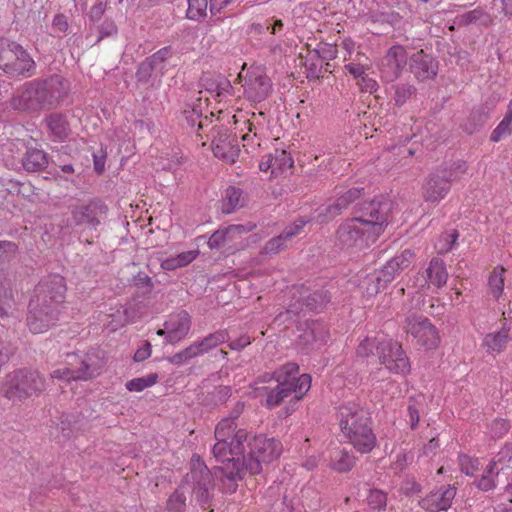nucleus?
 I'll use <instances>...</instances> for the list:
<instances>
[{
	"label": "nucleus",
	"instance_id": "1",
	"mask_svg": "<svg viewBox=\"0 0 512 512\" xmlns=\"http://www.w3.org/2000/svg\"><path fill=\"white\" fill-rule=\"evenodd\" d=\"M392 202L384 196L355 206V216L340 224L336 232L341 248H362L374 243L388 225Z\"/></svg>",
	"mask_w": 512,
	"mask_h": 512
},
{
	"label": "nucleus",
	"instance_id": "2",
	"mask_svg": "<svg viewBox=\"0 0 512 512\" xmlns=\"http://www.w3.org/2000/svg\"><path fill=\"white\" fill-rule=\"evenodd\" d=\"M235 429L234 418L222 419L215 428L216 443L212 448L216 461L224 464L218 468L219 472L230 481L242 479L255 461L246 431L239 429L235 432Z\"/></svg>",
	"mask_w": 512,
	"mask_h": 512
},
{
	"label": "nucleus",
	"instance_id": "3",
	"mask_svg": "<svg viewBox=\"0 0 512 512\" xmlns=\"http://www.w3.org/2000/svg\"><path fill=\"white\" fill-rule=\"evenodd\" d=\"M271 361L265 364L271 372H264L258 376V382H275L274 387L258 388V397H263L265 393L264 404L268 408H274L280 405L286 398L293 395L291 405L287 407L284 416L287 417L294 410L297 404L311 387V376L309 374H299V367L296 363H286L278 369L270 367Z\"/></svg>",
	"mask_w": 512,
	"mask_h": 512
},
{
	"label": "nucleus",
	"instance_id": "4",
	"mask_svg": "<svg viewBox=\"0 0 512 512\" xmlns=\"http://www.w3.org/2000/svg\"><path fill=\"white\" fill-rule=\"evenodd\" d=\"M66 286L60 275H50L35 287L29 303L27 325L33 333L46 332L59 320Z\"/></svg>",
	"mask_w": 512,
	"mask_h": 512
},
{
	"label": "nucleus",
	"instance_id": "5",
	"mask_svg": "<svg viewBox=\"0 0 512 512\" xmlns=\"http://www.w3.org/2000/svg\"><path fill=\"white\" fill-rule=\"evenodd\" d=\"M340 429L357 451L369 453L376 445L372 420L368 411L360 405L349 402L338 409Z\"/></svg>",
	"mask_w": 512,
	"mask_h": 512
},
{
	"label": "nucleus",
	"instance_id": "6",
	"mask_svg": "<svg viewBox=\"0 0 512 512\" xmlns=\"http://www.w3.org/2000/svg\"><path fill=\"white\" fill-rule=\"evenodd\" d=\"M63 84V78L55 75L39 81L33 80L23 84L11 98L12 109L20 112H38L49 108L60 96L57 87Z\"/></svg>",
	"mask_w": 512,
	"mask_h": 512
},
{
	"label": "nucleus",
	"instance_id": "7",
	"mask_svg": "<svg viewBox=\"0 0 512 512\" xmlns=\"http://www.w3.org/2000/svg\"><path fill=\"white\" fill-rule=\"evenodd\" d=\"M44 390V380L32 370H16L6 375L1 386V394L13 402L22 401Z\"/></svg>",
	"mask_w": 512,
	"mask_h": 512
},
{
	"label": "nucleus",
	"instance_id": "8",
	"mask_svg": "<svg viewBox=\"0 0 512 512\" xmlns=\"http://www.w3.org/2000/svg\"><path fill=\"white\" fill-rule=\"evenodd\" d=\"M0 69L11 76H31L35 62L18 43L0 38Z\"/></svg>",
	"mask_w": 512,
	"mask_h": 512
},
{
	"label": "nucleus",
	"instance_id": "9",
	"mask_svg": "<svg viewBox=\"0 0 512 512\" xmlns=\"http://www.w3.org/2000/svg\"><path fill=\"white\" fill-rule=\"evenodd\" d=\"M380 364L394 374L405 375L410 372V361L401 344L393 339L385 338L378 347Z\"/></svg>",
	"mask_w": 512,
	"mask_h": 512
},
{
	"label": "nucleus",
	"instance_id": "10",
	"mask_svg": "<svg viewBox=\"0 0 512 512\" xmlns=\"http://www.w3.org/2000/svg\"><path fill=\"white\" fill-rule=\"evenodd\" d=\"M292 295L295 302L289 304L288 312L294 314L301 311H320L331 299L329 292L326 290L309 292L303 286L295 287Z\"/></svg>",
	"mask_w": 512,
	"mask_h": 512
},
{
	"label": "nucleus",
	"instance_id": "11",
	"mask_svg": "<svg viewBox=\"0 0 512 512\" xmlns=\"http://www.w3.org/2000/svg\"><path fill=\"white\" fill-rule=\"evenodd\" d=\"M405 330L427 349L435 348L438 344V332L428 318L411 314L405 320Z\"/></svg>",
	"mask_w": 512,
	"mask_h": 512
},
{
	"label": "nucleus",
	"instance_id": "12",
	"mask_svg": "<svg viewBox=\"0 0 512 512\" xmlns=\"http://www.w3.org/2000/svg\"><path fill=\"white\" fill-rule=\"evenodd\" d=\"M191 328V318L186 311L171 314L164 323V328L157 330V335L165 336L166 342L175 344L183 340Z\"/></svg>",
	"mask_w": 512,
	"mask_h": 512
},
{
	"label": "nucleus",
	"instance_id": "13",
	"mask_svg": "<svg viewBox=\"0 0 512 512\" xmlns=\"http://www.w3.org/2000/svg\"><path fill=\"white\" fill-rule=\"evenodd\" d=\"M364 194V188L354 187L341 194L335 202L323 205L318 209L317 219L325 223L340 215L353 202L360 199Z\"/></svg>",
	"mask_w": 512,
	"mask_h": 512
},
{
	"label": "nucleus",
	"instance_id": "14",
	"mask_svg": "<svg viewBox=\"0 0 512 512\" xmlns=\"http://www.w3.org/2000/svg\"><path fill=\"white\" fill-rule=\"evenodd\" d=\"M69 367L55 370L51 376L52 378L63 380H87L97 374V368L88 364L86 361L80 359L76 354L68 355L67 361Z\"/></svg>",
	"mask_w": 512,
	"mask_h": 512
},
{
	"label": "nucleus",
	"instance_id": "15",
	"mask_svg": "<svg viewBox=\"0 0 512 512\" xmlns=\"http://www.w3.org/2000/svg\"><path fill=\"white\" fill-rule=\"evenodd\" d=\"M452 170H441L432 173L424 186V199L426 202L437 203L442 200L450 190L453 180Z\"/></svg>",
	"mask_w": 512,
	"mask_h": 512
},
{
	"label": "nucleus",
	"instance_id": "16",
	"mask_svg": "<svg viewBox=\"0 0 512 512\" xmlns=\"http://www.w3.org/2000/svg\"><path fill=\"white\" fill-rule=\"evenodd\" d=\"M406 64L407 54L404 47L392 46L382 60L381 75L386 81L392 82L401 75Z\"/></svg>",
	"mask_w": 512,
	"mask_h": 512
},
{
	"label": "nucleus",
	"instance_id": "17",
	"mask_svg": "<svg viewBox=\"0 0 512 512\" xmlns=\"http://www.w3.org/2000/svg\"><path fill=\"white\" fill-rule=\"evenodd\" d=\"M214 156L225 163L232 164L239 156L237 139L227 131H214L212 140Z\"/></svg>",
	"mask_w": 512,
	"mask_h": 512
},
{
	"label": "nucleus",
	"instance_id": "18",
	"mask_svg": "<svg viewBox=\"0 0 512 512\" xmlns=\"http://www.w3.org/2000/svg\"><path fill=\"white\" fill-rule=\"evenodd\" d=\"M455 495L456 489L454 487L450 485L442 486L421 499L419 505L429 512L446 511L451 507Z\"/></svg>",
	"mask_w": 512,
	"mask_h": 512
},
{
	"label": "nucleus",
	"instance_id": "19",
	"mask_svg": "<svg viewBox=\"0 0 512 512\" xmlns=\"http://www.w3.org/2000/svg\"><path fill=\"white\" fill-rule=\"evenodd\" d=\"M409 67L411 73L419 81L433 79L438 72V62L423 50L410 57Z\"/></svg>",
	"mask_w": 512,
	"mask_h": 512
},
{
	"label": "nucleus",
	"instance_id": "20",
	"mask_svg": "<svg viewBox=\"0 0 512 512\" xmlns=\"http://www.w3.org/2000/svg\"><path fill=\"white\" fill-rule=\"evenodd\" d=\"M413 258L414 253L410 249L404 250L401 254L386 262L383 268L377 272V279L382 280L384 284H389L411 266Z\"/></svg>",
	"mask_w": 512,
	"mask_h": 512
},
{
	"label": "nucleus",
	"instance_id": "21",
	"mask_svg": "<svg viewBox=\"0 0 512 512\" xmlns=\"http://www.w3.org/2000/svg\"><path fill=\"white\" fill-rule=\"evenodd\" d=\"M306 224L307 220L304 218H299L295 220L291 225L285 227L281 234L267 242V244L264 247L263 253H279L286 246L287 241L291 240L293 237L299 235L303 231V228L305 227Z\"/></svg>",
	"mask_w": 512,
	"mask_h": 512
},
{
	"label": "nucleus",
	"instance_id": "22",
	"mask_svg": "<svg viewBox=\"0 0 512 512\" xmlns=\"http://www.w3.org/2000/svg\"><path fill=\"white\" fill-rule=\"evenodd\" d=\"M201 86L216 99L226 98L232 91L230 81L220 74L205 73L201 78Z\"/></svg>",
	"mask_w": 512,
	"mask_h": 512
},
{
	"label": "nucleus",
	"instance_id": "23",
	"mask_svg": "<svg viewBox=\"0 0 512 512\" xmlns=\"http://www.w3.org/2000/svg\"><path fill=\"white\" fill-rule=\"evenodd\" d=\"M282 453V445L275 438L258 436V466L261 462L270 463ZM260 470L258 469V474Z\"/></svg>",
	"mask_w": 512,
	"mask_h": 512
},
{
	"label": "nucleus",
	"instance_id": "24",
	"mask_svg": "<svg viewBox=\"0 0 512 512\" xmlns=\"http://www.w3.org/2000/svg\"><path fill=\"white\" fill-rule=\"evenodd\" d=\"M510 326L503 322L498 331L486 334L483 339V346L488 352L500 353L503 351L510 339L509 337Z\"/></svg>",
	"mask_w": 512,
	"mask_h": 512
},
{
	"label": "nucleus",
	"instance_id": "25",
	"mask_svg": "<svg viewBox=\"0 0 512 512\" xmlns=\"http://www.w3.org/2000/svg\"><path fill=\"white\" fill-rule=\"evenodd\" d=\"M246 196L243 191L239 188L230 186L228 187L223 195L221 211L224 214H231L235 212L238 208H241L245 205Z\"/></svg>",
	"mask_w": 512,
	"mask_h": 512
},
{
	"label": "nucleus",
	"instance_id": "26",
	"mask_svg": "<svg viewBox=\"0 0 512 512\" xmlns=\"http://www.w3.org/2000/svg\"><path fill=\"white\" fill-rule=\"evenodd\" d=\"M228 339V333L224 330H220L209 334L200 341L193 342L192 345L195 347L197 356H200L226 342Z\"/></svg>",
	"mask_w": 512,
	"mask_h": 512
},
{
	"label": "nucleus",
	"instance_id": "27",
	"mask_svg": "<svg viewBox=\"0 0 512 512\" xmlns=\"http://www.w3.org/2000/svg\"><path fill=\"white\" fill-rule=\"evenodd\" d=\"M426 274L430 283L437 287L443 286L448 278L445 263L440 258H433L430 261Z\"/></svg>",
	"mask_w": 512,
	"mask_h": 512
},
{
	"label": "nucleus",
	"instance_id": "28",
	"mask_svg": "<svg viewBox=\"0 0 512 512\" xmlns=\"http://www.w3.org/2000/svg\"><path fill=\"white\" fill-rule=\"evenodd\" d=\"M488 118L489 114L483 107L476 108L471 111L467 120L462 124V128L466 133L474 134L486 124Z\"/></svg>",
	"mask_w": 512,
	"mask_h": 512
},
{
	"label": "nucleus",
	"instance_id": "29",
	"mask_svg": "<svg viewBox=\"0 0 512 512\" xmlns=\"http://www.w3.org/2000/svg\"><path fill=\"white\" fill-rule=\"evenodd\" d=\"M48 164L47 155L43 150L30 149L23 159V167L27 171H40Z\"/></svg>",
	"mask_w": 512,
	"mask_h": 512
},
{
	"label": "nucleus",
	"instance_id": "30",
	"mask_svg": "<svg viewBox=\"0 0 512 512\" xmlns=\"http://www.w3.org/2000/svg\"><path fill=\"white\" fill-rule=\"evenodd\" d=\"M95 204L82 205L76 207L72 211L73 220L77 225L89 224L91 226H97L100 221L96 217Z\"/></svg>",
	"mask_w": 512,
	"mask_h": 512
},
{
	"label": "nucleus",
	"instance_id": "31",
	"mask_svg": "<svg viewBox=\"0 0 512 512\" xmlns=\"http://www.w3.org/2000/svg\"><path fill=\"white\" fill-rule=\"evenodd\" d=\"M197 250L185 251L175 257H170L162 261L161 267L165 270H174L191 263L197 256Z\"/></svg>",
	"mask_w": 512,
	"mask_h": 512
},
{
	"label": "nucleus",
	"instance_id": "32",
	"mask_svg": "<svg viewBox=\"0 0 512 512\" xmlns=\"http://www.w3.org/2000/svg\"><path fill=\"white\" fill-rule=\"evenodd\" d=\"M274 71L271 68L258 67V99L267 98L273 91L272 76Z\"/></svg>",
	"mask_w": 512,
	"mask_h": 512
},
{
	"label": "nucleus",
	"instance_id": "33",
	"mask_svg": "<svg viewBox=\"0 0 512 512\" xmlns=\"http://www.w3.org/2000/svg\"><path fill=\"white\" fill-rule=\"evenodd\" d=\"M504 272L505 269L502 266L494 268L488 278L489 293L494 299H499L504 290Z\"/></svg>",
	"mask_w": 512,
	"mask_h": 512
},
{
	"label": "nucleus",
	"instance_id": "34",
	"mask_svg": "<svg viewBox=\"0 0 512 512\" xmlns=\"http://www.w3.org/2000/svg\"><path fill=\"white\" fill-rule=\"evenodd\" d=\"M47 125L51 133L62 140L69 135L70 128L66 118L62 115H51L47 118Z\"/></svg>",
	"mask_w": 512,
	"mask_h": 512
},
{
	"label": "nucleus",
	"instance_id": "35",
	"mask_svg": "<svg viewBox=\"0 0 512 512\" xmlns=\"http://www.w3.org/2000/svg\"><path fill=\"white\" fill-rule=\"evenodd\" d=\"M273 159L272 176H278L293 167V159L285 150H276Z\"/></svg>",
	"mask_w": 512,
	"mask_h": 512
},
{
	"label": "nucleus",
	"instance_id": "36",
	"mask_svg": "<svg viewBox=\"0 0 512 512\" xmlns=\"http://www.w3.org/2000/svg\"><path fill=\"white\" fill-rule=\"evenodd\" d=\"M386 337H366L364 340L360 342L356 349V354L358 357L367 358L371 355L378 356V347L384 341Z\"/></svg>",
	"mask_w": 512,
	"mask_h": 512
},
{
	"label": "nucleus",
	"instance_id": "37",
	"mask_svg": "<svg viewBox=\"0 0 512 512\" xmlns=\"http://www.w3.org/2000/svg\"><path fill=\"white\" fill-rule=\"evenodd\" d=\"M394 89L393 101L397 107H402L411 97L416 95L417 89L407 83L397 84L392 87Z\"/></svg>",
	"mask_w": 512,
	"mask_h": 512
},
{
	"label": "nucleus",
	"instance_id": "38",
	"mask_svg": "<svg viewBox=\"0 0 512 512\" xmlns=\"http://www.w3.org/2000/svg\"><path fill=\"white\" fill-rule=\"evenodd\" d=\"M158 380V375L155 373L133 378L126 383V389L131 392H141L146 388L153 386Z\"/></svg>",
	"mask_w": 512,
	"mask_h": 512
},
{
	"label": "nucleus",
	"instance_id": "39",
	"mask_svg": "<svg viewBox=\"0 0 512 512\" xmlns=\"http://www.w3.org/2000/svg\"><path fill=\"white\" fill-rule=\"evenodd\" d=\"M355 464V457L349 452L342 450L335 455L332 468L338 472H348Z\"/></svg>",
	"mask_w": 512,
	"mask_h": 512
},
{
	"label": "nucleus",
	"instance_id": "40",
	"mask_svg": "<svg viewBox=\"0 0 512 512\" xmlns=\"http://www.w3.org/2000/svg\"><path fill=\"white\" fill-rule=\"evenodd\" d=\"M366 501L372 510H384L387 505V494L377 488L370 489Z\"/></svg>",
	"mask_w": 512,
	"mask_h": 512
},
{
	"label": "nucleus",
	"instance_id": "41",
	"mask_svg": "<svg viewBox=\"0 0 512 512\" xmlns=\"http://www.w3.org/2000/svg\"><path fill=\"white\" fill-rule=\"evenodd\" d=\"M208 0H189L187 17L190 20L199 21L206 16Z\"/></svg>",
	"mask_w": 512,
	"mask_h": 512
},
{
	"label": "nucleus",
	"instance_id": "42",
	"mask_svg": "<svg viewBox=\"0 0 512 512\" xmlns=\"http://www.w3.org/2000/svg\"><path fill=\"white\" fill-rule=\"evenodd\" d=\"M490 16L482 8L478 7L474 10L468 11L461 16V22L465 25H469L476 22H481L484 25L490 23Z\"/></svg>",
	"mask_w": 512,
	"mask_h": 512
},
{
	"label": "nucleus",
	"instance_id": "43",
	"mask_svg": "<svg viewBox=\"0 0 512 512\" xmlns=\"http://www.w3.org/2000/svg\"><path fill=\"white\" fill-rule=\"evenodd\" d=\"M254 228V225L252 224H235L230 225L226 228H223L225 236L227 237L228 243L236 241L238 238L242 237L243 235L251 232Z\"/></svg>",
	"mask_w": 512,
	"mask_h": 512
},
{
	"label": "nucleus",
	"instance_id": "44",
	"mask_svg": "<svg viewBox=\"0 0 512 512\" xmlns=\"http://www.w3.org/2000/svg\"><path fill=\"white\" fill-rule=\"evenodd\" d=\"M195 357L198 356L195 352V347H193V345L191 344L182 351L168 357L167 361L173 365H182Z\"/></svg>",
	"mask_w": 512,
	"mask_h": 512
},
{
	"label": "nucleus",
	"instance_id": "45",
	"mask_svg": "<svg viewBox=\"0 0 512 512\" xmlns=\"http://www.w3.org/2000/svg\"><path fill=\"white\" fill-rule=\"evenodd\" d=\"M378 273H374L371 275H367L362 282V285L365 286L366 291L369 295H375L380 292L382 289L386 288L388 284H384L382 280H378Z\"/></svg>",
	"mask_w": 512,
	"mask_h": 512
},
{
	"label": "nucleus",
	"instance_id": "46",
	"mask_svg": "<svg viewBox=\"0 0 512 512\" xmlns=\"http://www.w3.org/2000/svg\"><path fill=\"white\" fill-rule=\"evenodd\" d=\"M186 497L184 493L178 489L167 501V508L170 512H184Z\"/></svg>",
	"mask_w": 512,
	"mask_h": 512
},
{
	"label": "nucleus",
	"instance_id": "47",
	"mask_svg": "<svg viewBox=\"0 0 512 512\" xmlns=\"http://www.w3.org/2000/svg\"><path fill=\"white\" fill-rule=\"evenodd\" d=\"M512 133V123L508 120L502 119L497 127L492 131L490 140L492 142H499L501 139L508 137Z\"/></svg>",
	"mask_w": 512,
	"mask_h": 512
},
{
	"label": "nucleus",
	"instance_id": "48",
	"mask_svg": "<svg viewBox=\"0 0 512 512\" xmlns=\"http://www.w3.org/2000/svg\"><path fill=\"white\" fill-rule=\"evenodd\" d=\"M108 316L112 318L108 322V327L111 331L117 330L126 323L125 311H122V307L117 308L114 313H111Z\"/></svg>",
	"mask_w": 512,
	"mask_h": 512
},
{
	"label": "nucleus",
	"instance_id": "49",
	"mask_svg": "<svg viewBox=\"0 0 512 512\" xmlns=\"http://www.w3.org/2000/svg\"><path fill=\"white\" fill-rule=\"evenodd\" d=\"M228 243L223 229H218L209 238L207 244L210 249H219Z\"/></svg>",
	"mask_w": 512,
	"mask_h": 512
},
{
	"label": "nucleus",
	"instance_id": "50",
	"mask_svg": "<svg viewBox=\"0 0 512 512\" xmlns=\"http://www.w3.org/2000/svg\"><path fill=\"white\" fill-rule=\"evenodd\" d=\"M510 428L509 423L504 419H496L491 424V435L494 438H501Z\"/></svg>",
	"mask_w": 512,
	"mask_h": 512
},
{
	"label": "nucleus",
	"instance_id": "51",
	"mask_svg": "<svg viewBox=\"0 0 512 512\" xmlns=\"http://www.w3.org/2000/svg\"><path fill=\"white\" fill-rule=\"evenodd\" d=\"M468 455H460L459 456V465L460 470L466 475H473L477 470V465Z\"/></svg>",
	"mask_w": 512,
	"mask_h": 512
},
{
	"label": "nucleus",
	"instance_id": "52",
	"mask_svg": "<svg viewBox=\"0 0 512 512\" xmlns=\"http://www.w3.org/2000/svg\"><path fill=\"white\" fill-rule=\"evenodd\" d=\"M236 0H209L210 12L213 15L225 12Z\"/></svg>",
	"mask_w": 512,
	"mask_h": 512
},
{
	"label": "nucleus",
	"instance_id": "53",
	"mask_svg": "<svg viewBox=\"0 0 512 512\" xmlns=\"http://www.w3.org/2000/svg\"><path fill=\"white\" fill-rule=\"evenodd\" d=\"M337 47L331 44H324L316 50L318 56L323 60H332L337 57Z\"/></svg>",
	"mask_w": 512,
	"mask_h": 512
},
{
	"label": "nucleus",
	"instance_id": "54",
	"mask_svg": "<svg viewBox=\"0 0 512 512\" xmlns=\"http://www.w3.org/2000/svg\"><path fill=\"white\" fill-rule=\"evenodd\" d=\"M16 252V245L9 241H0V262L8 260Z\"/></svg>",
	"mask_w": 512,
	"mask_h": 512
},
{
	"label": "nucleus",
	"instance_id": "55",
	"mask_svg": "<svg viewBox=\"0 0 512 512\" xmlns=\"http://www.w3.org/2000/svg\"><path fill=\"white\" fill-rule=\"evenodd\" d=\"M152 347L149 342H145L134 354L135 362H142L151 356Z\"/></svg>",
	"mask_w": 512,
	"mask_h": 512
},
{
	"label": "nucleus",
	"instance_id": "56",
	"mask_svg": "<svg viewBox=\"0 0 512 512\" xmlns=\"http://www.w3.org/2000/svg\"><path fill=\"white\" fill-rule=\"evenodd\" d=\"M365 92L374 93L378 89V83L367 75L362 76L358 83Z\"/></svg>",
	"mask_w": 512,
	"mask_h": 512
},
{
	"label": "nucleus",
	"instance_id": "57",
	"mask_svg": "<svg viewBox=\"0 0 512 512\" xmlns=\"http://www.w3.org/2000/svg\"><path fill=\"white\" fill-rule=\"evenodd\" d=\"M52 26L59 32H66L69 27L66 16L63 14L55 15L52 21Z\"/></svg>",
	"mask_w": 512,
	"mask_h": 512
},
{
	"label": "nucleus",
	"instance_id": "58",
	"mask_svg": "<svg viewBox=\"0 0 512 512\" xmlns=\"http://www.w3.org/2000/svg\"><path fill=\"white\" fill-rule=\"evenodd\" d=\"M476 485L482 491H490L496 487L494 478L488 477L487 475H482L481 479L477 481Z\"/></svg>",
	"mask_w": 512,
	"mask_h": 512
},
{
	"label": "nucleus",
	"instance_id": "59",
	"mask_svg": "<svg viewBox=\"0 0 512 512\" xmlns=\"http://www.w3.org/2000/svg\"><path fill=\"white\" fill-rule=\"evenodd\" d=\"M170 49L169 48H163L153 54L150 58V62L153 66L159 65L162 62H164L169 56H170Z\"/></svg>",
	"mask_w": 512,
	"mask_h": 512
},
{
	"label": "nucleus",
	"instance_id": "60",
	"mask_svg": "<svg viewBox=\"0 0 512 512\" xmlns=\"http://www.w3.org/2000/svg\"><path fill=\"white\" fill-rule=\"evenodd\" d=\"M496 459L499 463L510 462L512 460V443L506 444L498 453Z\"/></svg>",
	"mask_w": 512,
	"mask_h": 512
},
{
	"label": "nucleus",
	"instance_id": "61",
	"mask_svg": "<svg viewBox=\"0 0 512 512\" xmlns=\"http://www.w3.org/2000/svg\"><path fill=\"white\" fill-rule=\"evenodd\" d=\"M283 23L281 20H275L273 24H270L268 20L265 21L264 24H258V33L262 31V29L270 30L271 34H276L277 30L282 29Z\"/></svg>",
	"mask_w": 512,
	"mask_h": 512
},
{
	"label": "nucleus",
	"instance_id": "62",
	"mask_svg": "<svg viewBox=\"0 0 512 512\" xmlns=\"http://www.w3.org/2000/svg\"><path fill=\"white\" fill-rule=\"evenodd\" d=\"M346 70L355 78H362L365 75V69L360 64L349 63L345 65Z\"/></svg>",
	"mask_w": 512,
	"mask_h": 512
},
{
	"label": "nucleus",
	"instance_id": "63",
	"mask_svg": "<svg viewBox=\"0 0 512 512\" xmlns=\"http://www.w3.org/2000/svg\"><path fill=\"white\" fill-rule=\"evenodd\" d=\"M105 12V5L102 2L94 4L89 12V16L92 20H99Z\"/></svg>",
	"mask_w": 512,
	"mask_h": 512
},
{
	"label": "nucleus",
	"instance_id": "64",
	"mask_svg": "<svg viewBox=\"0 0 512 512\" xmlns=\"http://www.w3.org/2000/svg\"><path fill=\"white\" fill-rule=\"evenodd\" d=\"M250 342H251L250 337L243 335V336L239 337L238 339L232 341L229 344V346L232 350H240V349L246 347L247 345H249Z\"/></svg>",
	"mask_w": 512,
	"mask_h": 512
}]
</instances>
